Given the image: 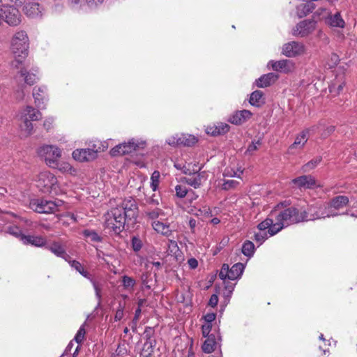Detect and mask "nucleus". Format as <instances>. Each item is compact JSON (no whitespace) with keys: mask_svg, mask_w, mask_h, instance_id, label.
Here are the masks:
<instances>
[{"mask_svg":"<svg viewBox=\"0 0 357 357\" xmlns=\"http://www.w3.org/2000/svg\"><path fill=\"white\" fill-rule=\"evenodd\" d=\"M138 206L132 197L125 199L121 205L112 208L105 215V227L116 234H119L126 224L133 225L137 222Z\"/></svg>","mask_w":357,"mask_h":357,"instance_id":"f257e3e1","label":"nucleus"},{"mask_svg":"<svg viewBox=\"0 0 357 357\" xmlns=\"http://www.w3.org/2000/svg\"><path fill=\"white\" fill-rule=\"evenodd\" d=\"M301 220H303V218L298 215V210L296 208L291 207L280 211L275 209L258 225L257 228L262 231H266L265 230L268 229L269 236H272L284 227L300 222Z\"/></svg>","mask_w":357,"mask_h":357,"instance_id":"f03ea898","label":"nucleus"},{"mask_svg":"<svg viewBox=\"0 0 357 357\" xmlns=\"http://www.w3.org/2000/svg\"><path fill=\"white\" fill-rule=\"evenodd\" d=\"M10 48L15 57L11 66L14 68H19L28 54L29 38L24 31H19L15 33L11 40Z\"/></svg>","mask_w":357,"mask_h":357,"instance_id":"7ed1b4c3","label":"nucleus"},{"mask_svg":"<svg viewBox=\"0 0 357 357\" xmlns=\"http://www.w3.org/2000/svg\"><path fill=\"white\" fill-rule=\"evenodd\" d=\"M298 215L303 216V221L314 220L316 219L334 217L338 215L337 212L331 211L328 203L317 204L316 206H310L308 208V212L303 211L302 212L298 211Z\"/></svg>","mask_w":357,"mask_h":357,"instance_id":"20e7f679","label":"nucleus"},{"mask_svg":"<svg viewBox=\"0 0 357 357\" xmlns=\"http://www.w3.org/2000/svg\"><path fill=\"white\" fill-rule=\"evenodd\" d=\"M36 186L44 193L56 195L59 192L57 178L49 172H43L38 174Z\"/></svg>","mask_w":357,"mask_h":357,"instance_id":"39448f33","label":"nucleus"},{"mask_svg":"<svg viewBox=\"0 0 357 357\" xmlns=\"http://www.w3.org/2000/svg\"><path fill=\"white\" fill-rule=\"evenodd\" d=\"M21 123L20 128L24 136L30 135L33 130L31 121H37L41 118V114L30 106H27L20 114Z\"/></svg>","mask_w":357,"mask_h":357,"instance_id":"423d86ee","label":"nucleus"},{"mask_svg":"<svg viewBox=\"0 0 357 357\" xmlns=\"http://www.w3.org/2000/svg\"><path fill=\"white\" fill-rule=\"evenodd\" d=\"M62 204L61 200L52 201L44 199H34L30 202V208L39 213H54Z\"/></svg>","mask_w":357,"mask_h":357,"instance_id":"0eeeda50","label":"nucleus"},{"mask_svg":"<svg viewBox=\"0 0 357 357\" xmlns=\"http://www.w3.org/2000/svg\"><path fill=\"white\" fill-rule=\"evenodd\" d=\"M144 146L145 142L133 138L128 142H123L114 146L111 149L110 154L112 156L123 155L143 149Z\"/></svg>","mask_w":357,"mask_h":357,"instance_id":"6e6552de","label":"nucleus"},{"mask_svg":"<svg viewBox=\"0 0 357 357\" xmlns=\"http://www.w3.org/2000/svg\"><path fill=\"white\" fill-rule=\"evenodd\" d=\"M38 154L45 159L48 166L54 167L61 155V151L54 145H44L39 149Z\"/></svg>","mask_w":357,"mask_h":357,"instance_id":"1a4fd4ad","label":"nucleus"},{"mask_svg":"<svg viewBox=\"0 0 357 357\" xmlns=\"http://www.w3.org/2000/svg\"><path fill=\"white\" fill-rule=\"evenodd\" d=\"M321 126L322 124L319 123L318 125L313 126L310 128L303 130L296 136L294 142L289 147V152L293 153L294 150L302 149L307 142L310 135L317 132Z\"/></svg>","mask_w":357,"mask_h":357,"instance_id":"9d476101","label":"nucleus"},{"mask_svg":"<svg viewBox=\"0 0 357 357\" xmlns=\"http://www.w3.org/2000/svg\"><path fill=\"white\" fill-rule=\"evenodd\" d=\"M0 15L10 26H17L21 22V15L13 6H3L1 8Z\"/></svg>","mask_w":357,"mask_h":357,"instance_id":"9b49d317","label":"nucleus"},{"mask_svg":"<svg viewBox=\"0 0 357 357\" xmlns=\"http://www.w3.org/2000/svg\"><path fill=\"white\" fill-rule=\"evenodd\" d=\"M316 26L314 20H303L296 24L292 30V34L294 36L303 38L310 34Z\"/></svg>","mask_w":357,"mask_h":357,"instance_id":"f8f14e48","label":"nucleus"},{"mask_svg":"<svg viewBox=\"0 0 357 357\" xmlns=\"http://www.w3.org/2000/svg\"><path fill=\"white\" fill-rule=\"evenodd\" d=\"M305 45L299 42L291 41L283 45L282 53L287 57H295L304 54Z\"/></svg>","mask_w":357,"mask_h":357,"instance_id":"ddd939ff","label":"nucleus"},{"mask_svg":"<svg viewBox=\"0 0 357 357\" xmlns=\"http://www.w3.org/2000/svg\"><path fill=\"white\" fill-rule=\"evenodd\" d=\"M165 215V213L161 210L158 209V233L160 232L162 235L169 236L172 234L173 227H172L169 220L172 219L170 216L165 219L163 217Z\"/></svg>","mask_w":357,"mask_h":357,"instance_id":"4468645a","label":"nucleus"},{"mask_svg":"<svg viewBox=\"0 0 357 357\" xmlns=\"http://www.w3.org/2000/svg\"><path fill=\"white\" fill-rule=\"evenodd\" d=\"M292 183L300 189H312L320 187V185L317 184L316 179L311 175L298 176L293 179Z\"/></svg>","mask_w":357,"mask_h":357,"instance_id":"2eb2a0df","label":"nucleus"},{"mask_svg":"<svg viewBox=\"0 0 357 357\" xmlns=\"http://www.w3.org/2000/svg\"><path fill=\"white\" fill-rule=\"evenodd\" d=\"M98 151V149H76L73 152V157L75 160L79 162L90 161L94 160L97 157V153Z\"/></svg>","mask_w":357,"mask_h":357,"instance_id":"dca6fc26","label":"nucleus"},{"mask_svg":"<svg viewBox=\"0 0 357 357\" xmlns=\"http://www.w3.org/2000/svg\"><path fill=\"white\" fill-rule=\"evenodd\" d=\"M268 66H271L273 70L284 73L291 72L294 69V63L291 61L282 59L280 61H270Z\"/></svg>","mask_w":357,"mask_h":357,"instance_id":"f3484780","label":"nucleus"},{"mask_svg":"<svg viewBox=\"0 0 357 357\" xmlns=\"http://www.w3.org/2000/svg\"><path fill=\"white\" fill-rule=\"evenodd\" d=\"M252 114L247 109H243L235 112L229 118V122L235 125H241L248 120Z\"/></svg>","mask_w":357,"mask_h":357,"instance_id":"a211bd4d","label":"nucleus"},{"mask_svg":"<svg viewBox=\"0 0 357 357\" xmlns=\"http://www.w3.org/2000/svg\"><path fill=\"white\" fill-rule=\"evenodd\" d=\"M278 79V75L274 73H269L261 76L258 79L256 80L255 83L258 87L264 88L267 87Z\"/></svg>","mask_w":357,"mask_h":357,"instance_id":"6ab92c4d","label":"nucleus"},{"mask_svg":"<svg viewBox=\"0 0 357 357\" xmlns=\"http://www.w3.org/2000/svg\"><path fill=\"white\" fill-rule=\"evenodd\" d=\"M314 1H315L304 0L303 3H300L296 8L298 17H303L311 13L316 7L314 3Z\"/></svg>","mask_w":357,"mask_h":357,"instance_id":"aec40b11","label":"nucleus"},{"mask_svg":"<svg viewBox=\"0 0 357 357\" xmlns=\"http://www.w3.org/2000/svg\"><path fill=\"white\" fill-rule=\"evenodd\" d=\"M22 242L25 245L30 244L36 247H43L46 244L47 241L42 236L25 235V236L22 237Z\"/></svg>","mask_w":357,"mask_h":357,"instance_id":"412c9836","label":"nucleus"},{"mask_svg":"<svg viewBox=\"0 0 357 357\" xmlns=\"http://www.w3.org/2000/svg\"><path fill=\"white\" fill-rule=\"evenodd\" d=\"M33 96L36 106L39 109H43L45 107V102L47 101L45 89L42 87H34Z\"/></svg>","mask_w":357,"mask_h":357,"instance_id":"4be33fe9","label":"nucleus"},{"mask_svg":"<svg viewBox=\"0 0 357 357\" xmlns=\"http://www.w3.org/2000/svg\"><path fill=\"white\" fill-rule=\"evenodd\" d=\"M349 203V198L346 196L339 195L331 199L328 202L331 211L335 212L336 210H339L345 206Z\"/></svg>","mask_w":357,"mask_h":357,"instance_id":"5701e85b","label":"nucleus"},{"mask_svg":"<svg viewBox=\"0 0 357 357\" xmlns=\"http://www.w3.org/2000/svg\"><path fill=\"white\" fill-rule=\"evenodd\" d=\"M325 24L331 27L343 28L345 25L344 20L342 18L340 13H336L333 15L331 13L325 20Z\"/></svg>","mask_w":357,"mask_h":357,"instance_id":"b1692460","label":"nucleus"},{"mask_svg":"<svg viewBox=\"0 0 357 357\" xmlns=\"http://www.w3.org/2000/svg\"><path fill=\"white\" fill-rule=\"evenodd\" d=\"M48 249L56 256L63 259L66 261L70 260V255L66 253L64 248L59 242L52 243L48 247Z\"/></svg>","mask_w":357,"mask_h":357,"instance_id":"393cba45","label":"nucleus"},{"mask_svg":"<svg viewBox=\"0 0 357 357\" xmlns=\"http://www.w3.org/2000/svg\"><path fill=\"white\" fill-rule=\"evenodd\" d=\"M229 126L227 123H218L217 125L208 126L206 128V132L213 136L225 134L229 131Z\"/></svg>","mask_w":357,"mask_h":357,"instance_id":"a878e982","label":"nucleus"},{"mask_svg":"<svg viewBox=\"0 0 357 357\" xmlns=\"http://www.w3.org/2000/svg\"><path fill=\"white\" fill-rule=\"evenodd\" d=\"M249 102L252 106L259 107L265 103L264 93L261 91L257 90L250 95Z\"/></svg>","mask_w":357,"mask_h":357,"instance_id":"bb28decb","label":"nucleus"},{"mask_svg":"<svg viewBox=\"0 0 357 357\" xmlns=\"http://www.w3.org/2000/svg\"><path fill=\"white\" fill-rule=\"evenodd\" d=\"M25 14L30 17L39 16L41 13L40 7L38 3H29L24 7Z\"/></svg>","mask_w":357,"mask_h":357,"instance_id":"cd10ccee","label":"nucleus"},{"mask_svg":"<svg viewBox=\"0 0 357 357\" xmlns=\"http://www.w3.org/2000/svg\"><path fill=\"white\" fill-rule=\"evenodd\" d=\"M244 270V265L242 263H236L229 268V280H235L238 279Z\"/></svg>","mask_w":357,"mask_h":357,"instance_id":"c85d7f7f","label":"nucleus"},{"mask_svg":"<svg viewBox=\"0 0 357 357\" xmlns=\"http://www.w3.org/2000/svg\"><path fill=\"white\" fill-rule=\"evenodd\" d=\"M216 345L217 342L215 335L211 334L207 337L202 345L203 351L206 354L212 353L215 350Z\"/></svg>","mask_w":357,"mask_h":357,"instance_id":"c756f323","label":"nucleus"},{"mask_svg":"<svg viewBox=\"0 0 357 357\" xmlns=\"http://www.w3.org/2000/svg\"><path fill=\"white\" fill-rule=\"evenodd\" d=\"M330 2L328 0H326L324 1V6H321L319 8L315 13H314V17L317 18L319 20H326V18L329 16L331 14V11L328 10L326 8L327 5H329Z\"/></svg>","mask_w":357,"mask_h":357,"instance_id":"7c9ffc66","label":"nucleus"},{"mask_svg":"<svg viewBox=\"0 0 357 357\" xmlns=\"http://www.w3.org/2000/svg\"><path fill=\"white\" fill-rule=\"evenodd\" d=\"M344 85L345 82L343 77H340V79L337 78L329 86V91L334 95H337L343 89Z\"/></svg>","mask_w":357,"mask_h":357,"instance_id":"2f4dec72","label":"nucleus"},{"mask_svg":"<svg viewBox=\"0 0 357 357\" xmlns=\"http://www.w3.org/2000/svg\"><path fill=\"white\" fill-rule=\"evenodd\" d=\"M70 266L79 272L83 277L87 279H91V275L89 272L84 270V266L77 260H72L70 257V260L66 261Z\"/></svg>","mask_w":357,"mask_h":357,"instance_id":"473e14b6","label":"nucleus"},{"mask_svg":"<svg viewBox=\"0 0 357 357\" xmlns=\"http://www.w3.org/2000/svg\"><path fill=\"white\" fill-rule=\"evenodd\" d=\"M20 75L24 77L25 83L29 85H33L38 79L36 73L27 72L26 70L24 68H21Z\"/></svg>","mask_w":357,"mask_h":357,"instance_id":"72a5a7b5","label":"nucleus"},{"mask_svg":"<svg viewBox=\"0 0 357 357\" xmlns=\"http://www.w3.org/2000/svg\"><path fill=\"white\" fill-rule=\"evenodd\" d=\"M184 181L195 188H197L201 185L202 177L199 174L194 173L193 176L184 178Z\"/></svg>","mask_w":357,"mask_h":357,"instance_id":"f704fd0d","label":"nucleus"},{"mask_svg":"<svg viewBox=\"0 0 357 357\" xmlns=\"http://www.w3.org/2000/svg\"><path fill=\"white\" fill-rule=\"evenodd\" d=\"M84 236L90 242H100L102 238L93 230L85 229L83 231Z\"/></svg>","mask_w":357,"mask_h":357,"instance_id":"c9c22d12","label":"nucleus"},{"mask_svg":"<svg viewBox=\"0 0 357 357\" xmlns=\"http://www.w3.org/2000/svg\"><path fill=\"white\" fill-rule=\"evenodd\" d=\"M179 137L181 139V145H184L187 146H190L195 144L197 141V138L191 135L182 134L179 135Z\"/></svg>","mask_w":357,"mask_h":357,"instance_id":"e433bc0d","label":"nucleus"},{"mask_svg":"<svg viewBox=\"0 0 357 357\" xmlns=\"http://www.w3.org/2000/svg\"><path fill=\"white\" fill-rule=\"evenodd\" d=\"M321 157H316L312 159L310 161H309L302 167V171L303 172H308L311 171L321 162Z\"/></svg>","mask_w":357,"mask_h":357,"instance_id":"4c0bfd02","label":"nucleus"},{"mask_svg":"<svg viewBox=\"0 0 357 357\" xmlns=\"http://www.w3.org/2000/svg\"><path fill=\"white\" fill-rule=\"evenodd\" d=\"M242 252L247 257H251L255 252V245L250 241H246L244 242L242 246Z\"/></svg>","mask_w":357,"mask_h":357,"instance_id":"58836bf2","label":"nucleus"},{"mask_svg":"<svg viewBox=\"0 0 357 357\" xmlns=\"http://www.w3.org/2000/svg\"><path fill=\"white\" fill-rule=\"evenodd\" d=\"M154 352V348L151 342L144 343L142 351V357H152Z\"/></svg>","mask_w":357,"mask_h":357,"instance_id":"ea45409f","label":"nucleus"},{"mask_svg":"<svg viewBox=\"0 0 357 357\" xmlns=\"http://www.w3.org/2000/svg\"><path fill=\"white\" fill-rule=\"evenodd\" d=\"M6 232L16 238H20V240L22 241V237L25 236L24 234H22V230L17 226L13 225L9 226L6 229Z\"/></svg>","mask_w":357,"mask_h":357,"instance_id":"a19ab883","label":"nucleus"},{"mask_svg":"<svg viewBox=\"0 0 357 357\" xmlns=\"http://www.w3.org/2000/svg\"><path fill=\"white\" fill-rule=\"evenodd\" d=\"M229 267L228 264H224L219 273V278L225 281L226 279L229 280Z\"/></svg>","mask_w":357,"mask_h":357,"instance_id":"79ce46f5","label":"nucleus"},{"mask_svg":"<svg viewBox=\"0 0 357 357\" xmlns=\"http://www.w3.org/2000/svg\"><path fill=\"white\" fill-rule=\"evenodd\" d=\"M123 285L125 289H131L135 285V280L130 277L124 275L122 278Z\"/></svg>","mask_w":357,"mask_h":357,"instance_id":"37998d69","label":"nucleus"},{"mask_svg":"<svg viewBox=\"0 0 357 357\" xmlns=\"http://www.w3.org/2000/svg\"><path fill=\"white\" fill-rule=\"evenodd\" d=\"M84 324L82 326H81L74 338L75 342L78 344H80L84 339V336L86 334Z\"/></svg>","mask_w":357,"mask_h":357,"instance_id":"c03bdc74","label":"nucleus"},{"mask_svg":"<svg viewBox=\"0 0 357 357\" xmlns=\"http://www.w3.org/2000/svg\"><path fill=\"white\" fill-rule=\"evenodd\" d=\"M175 191L176 196L180 198L185 197L188 193L186 187L182 185H177L175 187Z\"/></svg>","mask_w":357,"mask_h":357,"instance_id":"a18cd8bd","label":"nucleus"},{"mask_svg":"<svg viewBox=\"0 0 357 357\" xmlns=\"http://www.w3.org/2000/svg\"><path fill=\"white\" fill-rule=\"evenodd\" d=\"M239 184V182L235 180H226L222 183V189L224 190H230L237 187Z\"/></svg>","mask_w":357,"mask_h":357,"instance_id":"49530a36","label":"nucleus"},{"mask_svg":"<svg viewBox=\"0 0 357 357\" xmlns=\"http://www.w3.org/2000/svg\"><path fill=\"white\" fill-rule=\"evenodd\" d=\"M268 233L267 231H260L255 234V240L258 242L260 245L268 237Z\"/></svg>","mask_w":357,"mask_h":357,"instance_id":"de8ad7c7","label":"nucleus"},{"mask_svg":"<svg viewBox=\"0 0 357 357\" xmlns=\"http://www.w3.org/2000/svg\"><path fill=\"white\" fill-rule=\"evenodd\" d=\"M261 144V142L260 140H257L255 142H252L248 147L245 153H248L250 155H252L254 151L257 150L258 146Z\"/></svg>","mask_w":357,"mask_h":357,"instance_id":"09e8293b","label":"nucleus"},{"mask_svg":"<svg viewBox=\"0 0 357 357\" xmlns=\"http://www.w3.org/2000/svg\"><path fill=\"white\" fill-rule=\"evenodd\" d=\"M56 167L59 168V170L64 172H71L72 171H74L73 167L68 162H62L61 164L57 163V165H55L54 167Z\"/></svg>","mask_w":357,"mask_h":357,"instance_id":"8fccbe9b","label":"nucleus"},{"mask_svg":"<svg viewBox=\"0 0 357 357\" xmlns=\"http://www.w3.org/2000/svg\"><path fill=\"white\" fill-rule=\"evenodd\" d=\"M181 139L178 135L176 136H172L167 139V143L171 146H180Z\"/></svg>","mask_w":357,"mask_h":357,"instance_id":"3c124183","label":"nucleus"},{"mask_svg":"<svg viewBox=\"0 0 357 357\" xmlns=\"http://www.w3.org/2000/svg\"><path fill=\"white\" fill-rule=\"evenodd\" d=\"M132 246L134 251L137 252L140 250L142 246L141 240L137 237H133L132 239Z\"/></svg>","mask_w":357,"mask_h":357,"instance_id":"603ef678","label":"nucleus"},{"mask_svg":"<svg viewBox=\"0 0 357 357\" xmlns=\"http://www.w3.org/2000/svg\"><path fill=\"white\" fill-rule=\"evenodd\" d=\"M104 0H86V4L91 8H96L103 3Z\"/></svg>","mask_w":357,"mask_h":357,"instance_id":"864d4df0","label":"nucleus"},{"mask_svg":"<svg viewBox=\"0 0 357 357\" xmlns=\"http://www.w3.org/2000/svg\"><path fill=\"white\" fill-rule=\"evenodd\" d=\"M211 328H212V324H205L202 326V335L204 337H208L210 335V332L211 331Z\"/></svg>","mask_w":357,"mask_h":357,"instance_id":"5fc2aeb1","label":"nucleus"},{"mask_svg":"<svg viewBox=\"0 0 357 357\" xmlns=\"http://www.w3.org/2000/svg\"><path fill=\"white\" fill-rule=\"evenodd\" d=\"M89 280L93 284V288L96 291V296L98 298V301H100L101 298L100 288L99 287L98 284L95 281L93 280L91 278Z\"/></svg>","mask_w":357,"mask_h":357,"instance_id":"6e6d98bb","label":"nucleus"},{"mask_svg":"<svg viewBox=\"0 0 357 357\" xmlns=\"http://www.w3.org/2000/svg\"><path fill=\"white\" fill-rule=\"evenodd\" d=\"M223 175L225 176H229V177H238V178H240V174H237V172H235L234 171L233 169H226L224 172V174Z\"/></svg>","mask_w":357,"mask_h":357,"instance_id":"4d7b16f0","label":"nucleus"},{"mask_svg":"<svg viewBox=\"0 0 357 357\" xmlns=\"http://www.w3.org/2000/svg\"><path fill=\"white\" fill-rule=\"evenodd\" d=\"M335 130V126H330L326 128V129L321 134L323 138L327 137L331 133H333Z\"/></svg>","mask_w":357,"mask_h":357,"instance_id":"13d9d810","label":"nucleus"},{"mask_svg":"<svg viewBox=\"0 0 357 357\" xmlns=\"http://www.w3.org/2000/svg\"><path fill=\"white\" fill-rule=\"evenodd\" d=\"M149 275L148 273L143 274L142 275V280L143 284L148 289H150L151 287V284H149Z\"/></svg>","mask_w":357,"mask_h":357,"instance_id":"bf43d9fd","label":"nucleus"},{"mask_svg":"<svg viewBox=\"0 0 357 357\" xmlns=\"http://www.w3.org/2000/svg\"><path fill=\"white\" fill-rule=\"evenodd\" d=\"M204 320L206 322V324H211L215 319V314L214 313H208L204 317Z\"/></svg>","mask_w":357,"mask_h":357,"instance_id":"052dcab7","label":"nucleus"},{"mask_svg":"<svg viewBox=\"0 0 357 357\" xmlns=\"http://www.w3.org/2000/svg\"><path fill=\"white\" fill-rule=\"evenodd\" d=\"M218 296L215 295V294H213L211 296V298H210L208 304L211 307H215L217 305V304H218Z\"/></svg>","mask_w":357,"mask_h":357,"instance_id":"680f3d73","label":"nucleus"},{"mask_svg":"<svg viewBox=\"0 0 357 357\" xmlns=\"http://www.w3.org/2000/svg\"><path fill=\"white\" fill-rule=\"evenodd\" d=\"M149 219H151L152 220V222H151V225H152V227L153 228L156 230V228L155 227V221L153 220L155 219V218L156 217V213H155V211H151V212H147L146 213Z\"/></svg>","mask_w":357,"mask_h":357,"instance_id":"e2e57ef3","label":"nucleus"},{"mask_svg":"<svg viewBox=\"0 0 357 357\" xmlns=\"http://www.w3.org/2000/svg\"><path fill=\"white\" fill-rule=\"evenodd\" d=\"M151 188L153 192L156 191V171L151 176Z\"/></svg>","mask_w":357,"mask_h":357,"instance_id":"0e129e2a","label":"nucleus"},{"mask_svg":"<svg viewBox=\"0 0 357 357\" xmlns=\"http://www.w3.org/2000/svg\"><path fill=\"white\" fill-rule=\"evenodd\" d=\"M52 123L53 119L48 118L44 121L43 126L47 130H49L52 128Z\"/></svg>","mask_w":357,"mask_h":357,"instance_id":"69168bd1","label":"nucleus"},{"mask_svg":"<svg viewBox=\"0 0 357 357\" xmlns=\"http://www.w3.org/2000/svg\"><path fill=\"white\" fill-rule=\"evenodd\" d=\"M188 263L189 266L192 269L196 268L198 266V261H197V259H195L194 258L190 259L188 260Z\"/></svg>","mask_w":357,"mask_h":357,"instance_id":"338daca9","label":"nucleus"},{"mask_svg":"<svg viewBox=\"0 0 357 357\" xmlns=\"http://www.w3.org/2000/svg\"><path fill=\"white\" fill-rule=\"evenodd\" d=\"M187 196V199L189 200L190 202H192L193 200L196 199L197 198V195H195V193L193 191H188Z\"/></svg>","mask_w":357,"mask_h":357,"instance_id":"774afa93","label":"nucleus"}]
</instances>
